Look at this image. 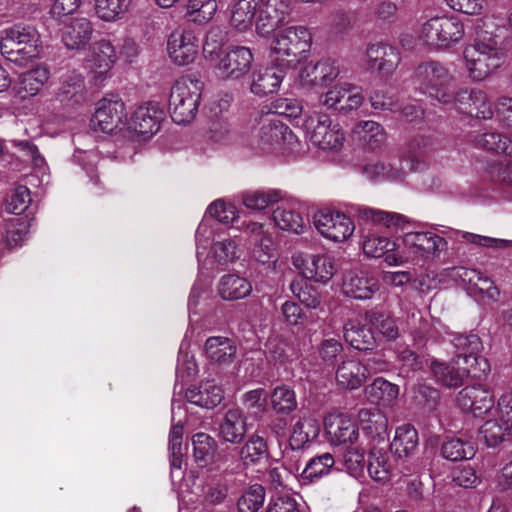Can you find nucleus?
Here are the masks:
<instances>
[{"instance_id": "obj_1", "label": "nucleus", "mask_w": 512, "mask_h": 512, "mask_svg": "<svg viewBox=\"0 0 512 512\" xmlns=\"http://www.w3.org/2000/svg\"><path fill=\"white\" fill-rule=\"evenodd\" d=\"M292 0H238L231 7L230 24L240 32L255 26L259 37L268 38L288 23Z\"/></svg>"}, {"instance_id": "obj_2", "label": "nucleus", "mask_w": 512, "mask_h": 512, "mask_svg": "<svg viewBox=\"0 0 512 512\" xmlns=\"http://www.w3.org/2000/svg\"><path fill=\"white\" fill-rule=\"evenodd\" d=\"M41 39L31 25L15 24L0 30V52L8 61L24 66L40 53Z\"/></svg>"}, {"instance_id": "obj_3", "label": "nucleus", "mask_w": 512, "mask_h": 512, "mask_svg": "<svg viewBox=\"0 0 512 512\" xmlns=\"http://www.w3.org/2000/svg\"><path fill=\"white\" fill-rule=\"evenodd\" d=\"M465 67L469 78L483 81L504 61L505 52L494 37L478 38L463 51Z\"/></svg>"}, {"instance_id": "obj_4", "label": "nucleus", "mask_w": 512, "mask_h": 512, "mask_svg": "<svg viewBox=\"0 0 512 512\" xmlns=\"http://www.w3.org/2000/svg\"><path fill=\"white\" fill-rule=\"evenodd\" d=\"M412 80L422 94L444 105L452 103L451 86L455 78L443 63L430 60L419 64L413 72Z\"/></svg>"}, {"instance_id": "obj_5", "label": "nucleus", "mask_w": 512, "mask_h": 512, "mask_svg": "<svg viewBox=\"0 0 512 512\" xmlns=\"http://www.w3.org/2000/svg\"><path fill=\"white\" fill-rule=\"evenodd\" d=\"M446 240L430 231L407 232L402 237V249L398 254L387 255L389 266L418 263L437 257L446 246Z\"/></svg>"}, {"instance_id": "obj_6", "label": "nucleus", "mask_w": 512, "mask_h": 512, "mask_svg": "<svg viewBox=\"0 0 512 512\" xmlns=\"http://www.w3.org/2000/svg\"><path fill=\"white\" fill-rule=\"evenodd\" d=\"M204 84L198 79L182 77L171 88L169 110L177 124H188L197 115Z\"/></svg>"}, {"instance_id": "obj_7", "label": "nucleus", "mask_w": 512, "mask_h": 512, "mask_svg": "<svg viewBox=\"0 0 512 512\" xmlns=\"http://www.w3.org/2000/svg\"><path fill=\"white\" fill-rule=\"evenodd\" d=\"M311 45L312 35L308 28L302 25L290 26L274 32L269 46L270 55L274 61L288 63L307 53Z\"/></svg>"}, {"instance_id": "obj_8", "label": "nucleus", "mask_w": 512, "mask_h": 512, "mask_svg": "<svg viewBox=\"0 0 512 512\" xmlns=\"http://www.w3.org/2000/svg\"><path fill=\"white\" fill-rule=\"evenodd\" d=\"M465 35L463 22L455 16L433 17L422 24L419 38L434 49H448L462 41Z\"/></svg>"}, {"instance_id": "obj_9", "label": "nucleus", "mask_w": 512, "mask_h": 512, "mask_svg": "<svg viewBox=\"0 0 512 512\" xmlns=\"http://www.w3.org/2000/svg\"><path fill=\"white\" fill-rule=\"evenodd\" d=\"M306 136L310 142L323 150L338 151L343 146L345 136L340 125L334 123L330 116L314 112L303 123Z\"/></svg>"}, {"instance_id": "obj_10", "label": "nucleus", "mask_w": 512, "mask_h": 512, "mask_svg": "<svg viewBox=\"0 0 512 512\" xmlns=\"http://www.w3.org/2000/svg\"><path fill=\"white\" fill-rule=\"evenodd\" d=\"M254 121L258 125L255 134L256 144L262 149H275L281 146L292 148L297 142L296 136L280 121L276 113H261Z\"/></svg>"}, {"instance_id": "obj_11", "label": "nucleus", "mask_w": 512, "mask_h": 512, "mask_svg": "<svg viewBox=\"0 0 512 512\" xmlns=\"http://www.w3.org/2000/svg\"><path fill=\"white\" fill-rule=\"evenodd\" d=\"M254 55L245 46H230L226 48L210 65L217 75L223 79H240L251 69Z\"/></svg>"}, {"instance_id": "obj_12", "label": "nucleus", "mask_w": 512, "mask_h": 512, "mask_svg": "<svg viewBox=\"0 0 512 512\" xmlns=\"http://www.w3.org/2000/svg\"><path fill=\"white\" fill-rule=\"evenodd\" d=\"M390 447L399 460L398 466L403 475L420 472L422 468L420 463L412 461L418 448V433L413 426L408 424L399 426Z\"/></svg>"}, {"instance_id": "obj_13", "label": "nucleus", "mask_w": 512, "mask_h": 512, "mask_svg": "<svg viewBox=\"0 0 512 512\" xmlns=\"http://www.w3.org/2000/svg\"><path fill=\"white\" fill-rule=\"evenodd\" d=\"M292 263L305 279L323 284L329 282L337 270L334 257L328 253H296Z\"/></svg>"}, {"instance_id": "obj_14", "label": "nucleus", "mask_w": 512, "mask_h": 512, "mask_svg": "<svg viewBox=\"0 0 512 512\" xmlns=\"http://www.w3.org/2000/svg\"><path fill=\"white\" fill-rule=\"evenodd\" d=\"M319 103L329 110L346 115L362 106L364 95L360 87L344 82L323 93L319 97Z\"/></svg>"}, {"instance_id": "obj_15", "label": "nucleus", "mask_w": 512, "mask_h": 512, "mask_svg": "<svg viewBox=\"0 0 512 512\" xmlns=\"http://www.w3.org/2000/svg\"><path fill=\"white\" fill-rule=\"evenodd\" d=\"M453 107L460 113L478 119H491L494 111L488 95L485 91L477 88L463 87L452 94Z\"/></svg>"}, {"instance_id": "obj_16", "label": "nucleus", "mask_w": 512, "mask_h": 512, "mask_svg": "<svg viewBox=\"0 0 512 512\" xmlns=\"http://www.w3.org/2000/svg\"><path fill=\"white\" fill-rule=\"evenodd\" d=\"M314 225L319 233L334 242L348 239L355 230L354 222L343 212L322 209L314 215Z\"/></svg>"}, {"instance_id": "obj_17", "label": "nucleus", "mask_w": 512, "mask_h": 512, "mask_svg": "<svg viewBox=\"0 0 512 512\" xmlns=\"http://www.w3.org/2000/svg\"><path fill=\"white\" fill-rule=\"evenodd\" d=\"M167 51L175 64L188 65L197 57L199 39L193 30L177 28L168 37Z\"/></svg>"}, {"instance_id": "obj_18", "label": "nucleus", "mask_w": 512, "mask_h": 512, "mask_svg": "<svg viewBox=\"0 0 512 512\" xmlns=\"http://www.w3.org/2000/svg\"><path fill=\"white\" fill-rule=\"evenodd\" d=\"M325 432L332 446L349 447L359 443V428L353 419L342 413L329 414L324 419Z\"/></svg>"}, {"instance_id": "obj_19", "label": "nucleus", "mask_w": 512, "mask_h": 512, "mask_svg": "<svg viewBox=\"0 0 512 512\" xmlns=\"http://www.w3.org/2000/svg\"><path fill=\"white\" fill-rule=\"evenodd\" d=\"M456 402L462 410L471 412L475 417L489 415L496 408L493 393L481 384L463 388L458 393Z\"/></svg>"}, {"instance_id": "obj_20", "label": "nucleus", "mask_w": 512, "mask_h": 512, "mask_svg": "<svg viewBox=\"0 0 512 512\" xmlns=\"http://www.w3.org/2000/svg\"><path fill=\"white\" fill-rule=\"evenodd\" d=\"M117 54L109 40L101 39L90 47L84 60V67L93 75L96 82H102L114 66Z\"/></svg>"}, {"instance_id": "obj_21", "label": "nucleus", "mask_w": 512, "mask_h": 512, "mask_svg": "<svg viewBox=\"0 0 512 512\" xmlns=\"http://www.w3.org/2000/svg\"><path fill=\"white\" fill-rule=\"evenodd\" d=\"M430 369L436 382L448 388L460 387L470 374L475 377H479L482 374L476 367L467 364L462 366V361L455 358L449 364L433 360L430 364Z\"/></svg>"}, {"instance_id": "obj_22", "label": "nucleus", "mask_w": 512, "mask_h": 512, "mask_svg": "<svg viewBox=\"0 0 512 512\" xmlns=\"http://www.w3.org/2000/svg\"><path fill=\"white\" fill-rule=\"evenodd\" d=\"M287 64L274 63L259 66L251 75L250 90L257 96H267L276 93L286 74Z\"/></svg>"}, {"instance_id": "obj_23", "label": "nucleus", "mask_w": 512, "mask_h": 512, "mask_svg": "<svg viewBox=\"0 0 512 512\" xmlns=\"http://www.w3.org/2000/svg\"><path fill=\"white\" fill-rule=\"evenodd\" d=\"M451 343L457 350V354L454 357L459 359L464 364L469 366H478L479 372L486 374L490 371V365L488 361L479 356V352L482 349V342L478 335L470 333L464 334H453Z\"/></svg>"}, {"instance_id": "obj_24", "label": "nucleus", "mask_w": 512, "mask_h": 512, "mask_svg": "<svg viewBox=\"0 0 512 512\" xmlns=\"http://www.w3.org/2000/svg\"><path fill=\"white\" fill-rule=\"evenodd\" d=\"M125 116V105L121 99H101L91 119L94 130L111 133L122 123Z\"/></svg>"}, {"instance_id": "obj_25", "label": "nucleus", "mask_w": 512, "mask_h": 512, "mask_svg": "<svg viewBox=\"0 0 512 512\" xmlns=\"http://www.w3.org/2000/svg\"><path fill=\"white\" fill-rule=\"evenodd\" d=\"M380 289L378 279L364 270L347 272L342 281V292L356 300L371 299Z\"/></svg>"}, {"instance_id": "obj_26", "label": "nucleus", "mask_w": 512, "mask_h": 512, "mask_svg": "<svg viewBox=\"0 0 512 512\" xmlns=\"http://www.w3.org/2000/svg\"><path fill=\"white\" fill-rule=\"evenodd\" d=\"M340 70L337 62L329 57L318 62L306 63L299 72V78L304 86L323 87L332 83L339 76Z\"/></svg>"}, {"instance_id": "obj_27", "label": "nucleus", "mask_w": 512, "mask_h": 512, "mask_svg": "<svg viewBox=\"0 0 512 512\" xmlns=\"http://www.w3.org/2000/svg\"><path fill=\"white\" fill-rule=\"evenodd\" d=\"M86 86L84 76L77 70H68L60 76L55 100L63 106H75L84 102Z\"/></svg>"}, {"instance_id": "obj_28", "label": "nucleus", "mask_w": 512, "mask_h": 512, "mask_svg": "<svg viewBox=\"0 0 512 512\" xmlns=\"http://www.w3.org/2000/svg\"><path fill=\"white\" fill-rule=\"evenodd\" d=\"M164 111L157 102H147L139 106L132 114L129 128L135 133L151 136L159 130Z\"/></svg>"}, {"instance_id": "obj_29", "label": "nucleus", "mask_w": 512, "mask_h": 512, "mask_svg": "<svg viewBox=\"0 0 512 512\" xmlns=\"http://www.w3.org/2000/svg\"><path fill=\"white\" fill-rule=\"evenodd\" d=\"M245 231L253 243V257L262 264L275 263L277 260L276 248L271 234L264 230V226L257 222H251L246 226Z\"/></svg>"}, {"instance_id": "obj_30", "label": "nucleus", "mask_w": 512, "mask_h": 512, "mask_svg": "<svg viewBox=\"0 0 512 512\" xmlns=\"http://www.w3.org/2000/svg\"><path fill=\"white\" fill-rule=\"evenodd\" d=\"M368 64L382 75L391 74L400 63L398 50L385 43H375L367 47Z\"/></svg>"}, {"instance_id": "obj_31", "label": "nucleus", "mask_w": 512, "mask_h": 512, "mask_svg": "<svg viewBox=\"0 0 512 512\" xmlns=\"http://www.w3.org/2000/svg\"><path fill=\"white\" fill-rule=\"evenodd\" d=\"M93 23L86 17H76L67 23L62 30V42L68 49H82L92 38Z\"/></svg>"}, {"instance_id": "obj_32", "label": "nucleus", "mask_w": 512, "mask_h": 512, "mask_svg": "<svg viewBox=\"0 0 512 512\" xmlns=\"http://www.w3.org/2000/svg\"><path fill=\"white\" fill-rule=\"evenodd\" d=\"M247 432V419L238 408L229 409L219 425V437L227 443H240Z\"/></svg>"}, {"instance_id": "obj_33", "label": "nucleus", "mask_w": 512, "mask_h": 512, "mask_svg": "<svg viewBox=\"0 0 512 512\" xmlns=\"http://www.w3.org/2000/svg\"><path fill=\"white\" fill-rule=\"evenodd\" d=\"M204 354L211 363L230 365L236 358L237 346L230 338L212 336L204 343Z\"/></svg>"}, {"instance_id": "obj_34", "label": "nucleus", "mask_w": 512, "mask_h": 512, "mask_svg": "<svg viewBox=\"0 0 512 512\" xmlns=\"http://www.w3.org/2000/svg\"><path fill=\"white\" fill-rule=\"evenodd\" d=\"M367 376L366 366L355 358L343 359L336 369L338 385L350 390L361 387Z\"/></svg>"}, {"instance_id": "obj_35", "label": "nucleus", "mask_w": 512, "mask_h": 512, "mask_svg": "<svg viewBox=\"0 0 512 512\" xmlns=\"http://www.w3.org/2000/svg\"><path fill=\"white\" fill-rule=\"evenodd\" d=\"M29 223L25 217L13 216L0 223V252L20 245L28 233Z\"/></svg>"}, {"instance_id": "obj_36", "label": "nucleus", "mask_w": 512, "mask_h": 512, "mask_svg": "<svg viewBox=\"0 0 512 512\" xmlns=\"http://www.w3.org/2000/svg\"><path fill=\"white\" fill-rule=\"evenodd\" d=\"M343 336L350 346L360 351L371 350L377 345L371 328L356 319H349L344 324Z\"/></svg>"}, {"instance_id": "obj_37", "label": "nucleus", "mask_w": 512, "mask_h": 512, "mask_svg": "<svg viewBox=\"0 0 512 512\" xmlns=\"http://www.w3.org/2000/svg\"><path fill=\"white\" fill-rule=\"evenodd\" d=\"M252 292L251 282L237 274H226L222 276L217 285V293L221 299L236 301L244 299Z\"/></svg>"}, {"instance_id": "obj_38", "label": "nucleus", "mask_w": 512, "mask_h": 512, "mask_svg": "<svg viewBox=\"0 0 512 512\" xmlns=\"http://www.w3.org/2000/svg\"><path fill=\"white\" fill-rule=\"evenodd\" d=\"M185 397L192 404L211 409L221 403L223 390L214 380H208L198 387L189 388Z\"/></svg>"}, {"instance_id": "obj_39", "label": "nucleus", "mask_w": 512, "mask_h": 512, "mask_svg": "<svg viewBox=\"0 0 512 512\" xmlns=\"http://www.w3.org/2000/svg\"><path fill=\"white\" fill-rule=\"evenodd\" d=\"M455 276L464 283H468L474 287L479 293L487 299L497 302L500 296L499 289L494 285L493 281L476 269L459 267L455 269Z\"/></svg>"}, {"instance_id": "obj_40", "label": "nucleus", "mask_w": 512, "mask_h": 512, "mask_svg": "<svg viewBox=\"0 0 512 512\" xmlns=\"http://www.w3.org/2000/svg\"><path fill=\"white\" fill-rule=\"evenodd\" d=\"M320 432V425L316 418L311 416L301 417L293 426L289 445L293 451L300 450L306 444L315 440Z\"/></svg>"}, {"instance_id": "obj_41", "label": "nucleus", "mask_w": 512, "mask_h": 512, "mask_svg": "<svg viewBox=\"0 0 512 512\" xmlns=\"http://www.w3.org/2000/svg\"><path fill=\"white\" fill-rule=\"evenodd\" d=\"M399 161L375 160L367 163L364 167V174L372 180L401 181L407 175V170Z\"/></svg>"}, {"instance_id": "obj_42", "label": "nucleus", "mask_w": 512, "mask_h": 512, "mask_svg": "<svg viewBox=\"0 0 512 512\" xmlns=\"http://www.w3.org/2000/svg\"><path fill=\"white\" fill-rule=\"evenodd\" d=\"M49 77L50 73L46 67L39 66L29 70L19 77L16 92L22 99L35 96L48 81Z\"/></svg>"}, {"instance_id": "obj_43", "label": "nucleus", "mask_w": 512, "mask_h": 512, "mask_svg": "<svg viewBox=\"0 0 512 512\" xmlns=\"http://www.w3.org/2000/svg\"><path fill=\"white\" fill-rule=\"evenodd\" d=\"M488 416L489 418L479 428V434L488 447H497L508 440L512 436V432L494 412Z\"/></svg>"}, {"instance_id": "obj_44", "label": "nucleus", "mask_w": 512, "mask_h": 512, "mask_svg": "<svg viewBox=\"0 0 512 512\" xmlns=\"http://www.w3.org/2000/svg\"><path fill=\"white\" fill-rule=\"evenodd\" d=\"M357 214L360 220L371 222L389 229L403 227L405 223H407L406 217L402 214L370 207H359Z\"/></svg>"}, {"instance_id": "obj_45", "label": "nucleus", "mask_w": 512, "mask_h": 512, "mask_svg": "<svg viewBox=\"0 0 512 512\" xmlns=\"http://www.w3.org/2000/svg\"><path fill=\"white\" fill-rule=\"evenodd\" d=\"M396 242L389 237L377 233H368L363 236L362 249L364 254L370 258L384 257L387 263V255L398 254L395 252Z\"/></svg>"}, {"instance_id": "obj_46", "label": "nucleus", "mask_w": 512, "mask_h": 512, "mask_svg": "<svg viewBox=\"0 0 512 512\" xmlns=\"http://www.w3.org/2000/svg\"><path fill=\"white\" fill-rule=\"evenodd\" d=\"M365 393L370 402L388 406L398 398L399 387L383 378H376L365 388Z\"/></svg>"}, {"instance_id": "obj_47", "label": "nucleus", "mask_w": 512, "mask_h": 512, "mask_svg": "<svg viewBox=\"0 0 512 512\" xmlns=\"http://www.w3.org/2000/svg\"><path fill=\"white\" fill-rule=\"evenodd\" d=\"M368 473L377 482L385 483L391 477L393 464L388 452L373 448L369 453Z\"/></svg>"}, {"instance_id": "obj_48", "label": "nucleus", "mask_w": 512, "mask_h": 512, "mask_svg": "<svg viewBox=\"0 0 512 512\" xmlns=\"http://www.w3.org/2000/svg\"><path fill=\"white\" fill-rule=\"evenodd\" d=\"M474 144L477 148L512 158V139L502 133L496 131L482 133L475 137Z\"/></svg>"}, {"instance_id": "obj_49", "label": "nucleus", "mask_w": 512, "mask_h": 512, "mask_svg": "<svg viewBox=\"0 0 512 512\" xmlns=\"http://www.w3.org/2000/svg\"><path fill=\"white\" fill-rule=\"evenodd\" d=\"M273 220L281 230L295 234L304 232L303 217L288 204L279 205L272 214Z\"/></svg>"}, {"instance_id": "obj_50", "label": "nucleus", "mask_w": 512, "mask_h": 512, "mask_svg": "<svg viewBox=\"0 0 512 512\" xmlns=\"http://www.w3.org/2000/svg\"><path fill=\"white\" fill-rule=\"evenodd\" d=\"M335 464L332 454L323 453L311 458L300 474L299 481L302 484H309L315 479H319L330 473Z\"/></svg>"}, {"instance_id": "obj_51", "label": "nucleus", "mask_w": 512, "mask_h": 512, "mask_svg": "<svg viewBox=\"0 0 512 512\" xmlns=\"http://www.w3.org/2000/svg\"><path fill=\"white\" fill-rule=\"evenodd\" d=\"M282 192L276 189L249 190L241 195L243 205L250 210H263L282 200Z\"/></svg>"}, {"instance_id": "obj_52", "label": "nucleus", "mask_w": 512, "mask_h": 512, "mask_svg": "<svg viewBox=\"0 0 512 512\" xmlns=\"http://www.w3.org/2000/svg\"><path fill=\"white\" fill-rule=\"evenodd\" d=\"M270 405L278 416L291 414L298 406L294 390L287 385L275 387L270 396Z\"/></svg>"}, {"instance_id": "obj_53", "label": "nucleus", "mask_w": 512, "mask_h": 512, "mask_svg": "<svg viewBox=\"0 0 512 512\" xmlns=\"http://www.w3.org/2000/svg\"><path fill=\"white\" fill-rule=\"evenodd\" d=\"M362 430L370 437H380L386 433L388 419L379 409H362L359 412Z\"/></svg>"}, {"instance_id": "obj_54", "label": "nucleus", "mask_w": 512, "mask_h": 512, "mask_svg": "<svg viewBox=\"0 0 512 512\" xmlns=\"http://www.w3.org/2000/svg\"><path fill=\"white\" fill-rule=\"evenodd\" d=\"M132 0H94L95 15L104 22H115L128 11Z\"/></svg>"}, {"instance_id": "obj_55", "label": "nucleus", "mask_w": 512, "mask_h": 512, "mask_svg": "<svg viewBox=\"0 0 512 512\" xmlns=\"http://www.w3.org/2000/svg\"><path fill=\"white\" fill-rule=\"evenodd\" d=\"M441 452L444 458L451 461L471 459L476 453L474 443L460 438H452L443 443Z\"/></svg>"}, {"instance_id": "obj_56", "label": "nucleus", "mask_w": 512, "mask_h": 512, "mask_svg": "<svg viewBox=\"0 0 512 512\" xmlns=\"http://www.w3.org/2000/svg\"><path fill=\"white\" fill-rule=\"evenodd\" d=\"M265 489L260 484H254L246 488L237 501L238 512H258L265 501Z\"/></svg>"}, {"instance_id": "obj_57", "label": "nucleus", "mask_w": 512, "mask_h": 512, "mask_svg": "<svg viewBox=\"0 0 512 512\" xmlns=\"http://www.w3.org/2000/svg\"><path fill=\"white\" fill-rule=\"evenodd\" d=\"M354 132L371 148L380 147L386 141L384 128L372 120L359 122L354 128Z\"/></svg>"}, {"instance_id": "obj_58", "label": "nucleus", "mask_w": 512, "mask_h": 512, "mask_svg": "<svg viewBox=\"0 0 512 512\" xmlns=\"http://www.w3.org/2000/svg\"><path fill=\"white\" fill-rule=\"evenodd\" d=\"M208 139L219 145H228L236 141L237 134L228 119L221 117L210 121Z\"/></svg>"}, {"instance_id": "obj_59", "label": "nucleus", "mask_w": 512, "mask_h": 512, "mask_svg": "<svg viewBox=\"0 0 512 512\" xmlns=\"http://www.w3.org/2000/svg\"><path fill=\"white\" fill-rule=\"evenodd\" d=\"M290 290L307 308L316 309L320 305L319 292L310 286L305 279L297 278L291 281Z\"/></svg>"}, {"instance_id": "obj_60", "label": "nucleus", "mask_w": 512, "mask_h": 512, "mask_svg": "<svg viewBox=\"0 0 512 512\" xmlns=\"http://www.w3.org/2000/svg\"><path fill=\"white\" fill-rule=\"evenodd\" d=\"M216 11V0H189L187 5V14L190 20L198 24L209 22Z\"/></svg>"}, {"instance_id": "obj_61", "label": "nucleus", "mask_w": 512, "mask_h": 512, "mask_svg": "<svg viewBox=\"0 0 512 512\" xmlns=\"http://www.w3.org/2000/svg\"><path fill=\"white\" fill-rule=\"evenodd\" d=\"M365 316L369 325L386 339L394 340L399 336V328L394 318L377 312H368Z\"/></svg>"}, {"instance_id": "obj_62", "label": "nucleus", "mask_w": 512, "mask_h": 512, "mask_svg": "<svg viewBox=\"0 0 512 512\" xmlns=\"http://www.w3.org/2000/svg\"><path fill=\"white\" fill-rule=\"evenodd\" d=\"M241 458L246 463H258L268 455L265 439L257 434L252 435L240 451Z\"/></svg>"}, {"instance_id": "obj_63", "label": "nucleus", "mask_w": 512, "mask_h": 512, "mask_svg": "<svg viewBox=\"0 0 512 512\" xmlns=\"http://www.w3.org/2000/svg\"><path fill=\"white\" fill-rule=\"evenodd\" d=\"M224 45V35L222 30L219 27H212L206 34V38L203 44V56L204 58L211 63L219 54H222L226 51V48H223Z\"/></svg>"}, {"instance_id": "obj_64", "label": "nucleus", "mask_w": 512, "mask_h": 512, "mask_svg": "<svg viewBox=\"0 0 512 512\" xmlns=\"http://www.w3.org/2000/svg\"><path fill=\"white\" fill-rule=\"evenodd\" d=\"M487 175L491 182L512 187V161L497 160L487 168Z\"/></svg>"}]
</instances>
